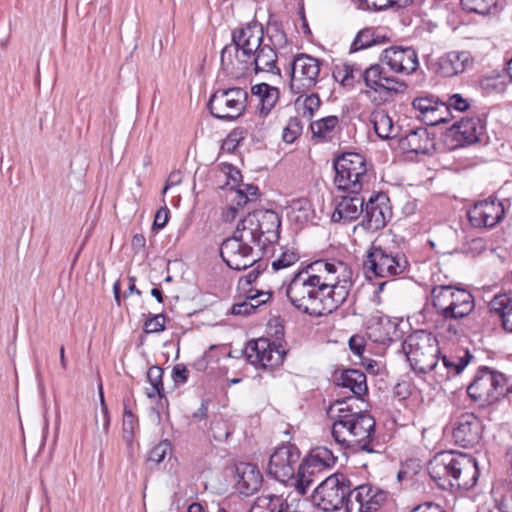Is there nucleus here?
Wrapping results in <instances>:
<instances>
[{"instance_id": "obj_13", "label": "nucleus", "mask_w": 512, "mask_h": 512, "mask_svg": "<svg viewBox=\"0 0 512 512\" xmlns=\"http://www.w3.org/2000/svg\"><path fill=\"white\" fill-rule=\"evenodd\" d=\"M247 92L240 87L215 91L207 103L211 115L222 120H234L246 108Z\"/></svg>"}, {"instance_id": "obj_35", "label": "nucleus", "mask_w": 512, "mask_h": 512, "mask_svg": "<svg viewBox=\"0 0 512 512\" xmlns=\"http://www.w3.org/2000/svg\"><path fill=\"white\" fill-rule=\"evenodd\" d=\"M314 464L310 463L307 459L304 463L299 465L297 477L294 481L295 488L299 495H304L307 492L308 487L314 482V475L316 471H319Z\"/></svg>"}, {"instance_id": "obj_38", "label": "nucleus", "mask_w": 512, "mask_h": 512, "mask_svg": "<svg viewBox=\"0 0 512 512\" xmlns=\"http://www.w3.org/2000/svg\"><path fill=\"white\" fill-rule=\"evenodd\" d=\"M387 40L385 36H376L372 29H363L355 37L350 51L356 52L361 49L371 47Z\"/></svg>"}, {"instance_id": "obj_41", "label": "nucleus", "mask_w": 512, "mask_h": 512, "mask_svg": "<svg viewBox=\"0 0 512 512\" xmlns=\"http://www.w3.org/2000/svg\"><path fill=\"white\" fill-rule=\"evenodd\" d=\"M307 460L321 470L322 468L332 466L336 461V457L329 449L318 447L309 455Z\"/></svg>"}, {"instance_id": "obj_6", "label": "nucleus", "mask_w": 512, "mask_h": 512, "mask_svg": "<svg viewBox=\"0 0 512 512\" xmlns=\"http://www.w3.org/2000/svg\"><path fill=\"white\" fill-rule=\"evenodd\" d=\"M408 262L404 254L376 240L366 252L363 270L368 278L394 277L402 274Z\"/></svg>"}, {"instance_id": "obj_46", "label": "nucleus", "mask_w": 512, "mask_h": 512, "mask_svg": "<svg viewBox=\"0 0 512 512\" xmlns=\"http://www.w3.org/2000/svg\"><path fill=\"white\" fill-rule=\"evenodd\" d=\"M448 113V106L440 102L436 107L432 108L431 112L426 114L421 120L430 126H435L446 121V115Z\"/></svg>"}, {"instance_id": "obj_48", "label": "nucleus", "mask_w": 512, "mask_h": 512, "mask_svg": "<svg viewBox=\"0 0 512 512\" xmlns=\"http://www.w3.org/2000/svg\"><path fill=\"white\" fill-rule=\"evenodd\" d=\"M302 133V125L298 118H290L283 129L282 138L286 143H293Z\"/></svg>"}, {"instance_id": "obj_15", "label": "nucleus", "mask_w": 512, "mask_h": 512, "mask_svg": "<svg viewBox=\"0 0 512 512\" xmlns=\"http://www.w3.org/2000/svg\"><path fill=\"white\" fill-rule=\"evenodd\" d=\"M263 37L264 32L261 25L249 24L234 31L232 43L226 45L223 49L234 48V52H231L230 56L232 62L250 59L249 57L263 45Z\"/></svg>"}, {"instance_id": "obj_63", "label": "nucleus", "mask_w": 512, "mask_h": 512, "mask_svg": "<svg viewBox=\"0 0 512 512\" xmlns=\"http://www.w3.org/2000/svg\"><path fill=\"white\" fill-rule=\"evenodd\" d=\"M411 512H446L439 504L426 502L418 505Z\"/></svg>"}, {"instance_id": "obj_42", "label": "nucleus", "mask_w": 512, "mask_h": 512, "mask_svg": "<svg viewBox=\"0 0 512 512\" xmlns=\"http://www.w3.org/2000/svg\"><path fill=\"white\" fill-rule=\"evenodd\" d=\"M299 260V255L294 248L281 247L280 254L272 262L274 271L288 268Z\"/></svg>"}, {"instance_id": "obj_59", "label": "nucleus", "mask_w": 512, "mask_h": 512, "mask_svg": "<svg viewBox=\"0 0 512 512\" xmlns=\"http://www.w3.org/2000/svg\"><path fill=\"white\" fill-rule=\"evenodd\" d=\"M349 348L357 356H361L365 350L364 339L354 335L349 339Z\"/></svg>"}, {"instance_id": "obj_8", "label": "nucleus", "mask_w": 512, "mask_h": 512, "mask_svg": "<svg viewBox=\"0 0 512 512\" xmlns=\"http://www.w3.org/2000/svg\"><path fill=\"white\" fill-rule=\"evenodd\" d=\"M431 295L437 314L445 321L462 319L474 309L473 296L465 289L441 285L434 287Z\"/></svg>"}, {"instance_id": "obj_47", "label": "nucleus", "mask_w": 512, "mask_h": 512, "mask_svg": "<svg viewBox=\"0 0 512 512\" xmlns=\"http://www.w3.org/2000/svg\"><path fill=\"white\" fill-rule=\"evenodd\" d=\"M438 103L440 102L433 96H423L415 98L412 101V106L419 112L418 117L422 119L426 114L431 112L432 108L436 107Z\"/></svg>"}, {"instance_id": "obj_29", "label": "nucleus", "mask_w": 512, "mask_h": 512, "mask_svg": "<svg viewBox=\"0 0 512 512\" xmlns=\"http://www.w3.org/2000/svg\"><path fill=\"white\" fill-rule=\"evenodd\" d=\"M251 92L254 96L258 97V112L264 117L271 112L279 100L278 88L268 85L267 83L252 86Z\"/></svg>"}, {"instance_id": "obj_54", "label": "nucleus", "mask_w": 512, "mask_h": 512, "mask_svg": "<svg viewBox=\"0 0 512 512\" xmlns=\"http://www.w3.org/2000/svg\"><path fill=\"white\" fill-rule=\"evenodd\" d=\"M367 9L383 10L397 4L401 0H359Z\"/></svg>"}, {"instance_id": "obj_57", "label": "nucleus", "mask_w": 512, "mask_h": 512, "mask_svg": "<svg viewBox=\"0 0 512 512\" xmlns=\"http://www.w3.org/2000/svg\"><path fill=\"white\" fill-rule=\"evenodd\" d=\"M452 321L453 320L445 321L442 318V322L443 323H442L441 328L444 329L445 331L440 332V333L443 334L447 338H452L454 336H457L459 334V332L462 331V329L459 326V324H454V323H452ZM438 328H440V326H438Z\"/></svg>"}, {"instance_id": "obj_10", "label": "nucleus", "mask_w": 512, "mask_h": 512, "mask_svg": "<svg viewBox=\"0 0 512 512\" xmlns=\"http://www.w3.org/2000/svg\"><path fill=\"white\" fill-rule=\"evenodd\" d=\"M467 393L473 401L479 402L482 406L490 405L512 393V385L508 386L504 374L482 367L468 386Z\"/></svg>"}, {"instance_id": "obj_49", "label": "nucleus", "mask_w": 512, "mask_h": 512, "mask_svg": "<svg viewBox=\"0 0 512 512\" xmlns=\"http://www.w3.org/2000/svg\"><path fill=\"white\" fill-rule=\"evenodd\" d=\"M355 73H362L358 68H355L354 65L344 64L342 67H338L334 73V77L336 79H340L343 85H352V82L355 78Z\"/></svg>"}, {"instance_id": "obj_31", "label": "nucleus", "mask_w": 512, "mask_h": 512, "mask_svg": "<svg viewBox=\"0 0 512 512\" xmlns=\"http://www.w3.org/2000/svg\"><path fill=\"white\" fill-rule=\"evenodd\" d=\"M489 309L501 320L504 330L512 333V296L495 295L489 303Z\"/></svg>"}, {"instance_id": "obj_21", "label": "nucleus", "mask_w": 512, "mask_h": 512, "mask_svg": "<svg viewBox=\"0 0 512 512\" xmlns=\"http://www.w3.org/2000/svg\"><path fill=\"white\" fill-rule=\"evenodd\" d=\"M382 61L395 73L409 75L419 66L417 53L413 48L390 47L384 50Z\"/></svg>"}, {"instance_id": "obj_52", "label": "nucleus", "mask_w": 512, "mask_h": 512, "mask_svg": "<svg viewBox=\"0 0 512 512\" xmlns=\"http://www.w3.org/2000/svg\"><path fill=\"white\" fill-rule=\"evenodd\" d=\"M171 452L170 443L167 441L160 442L149 452V461L159 464Z\"/></svg>"}, {"instance_id": "obj_30", "label": "nucleus", "mask_w": 512, "mask_h": 512, "mask_svg": "<svg viewBox=\"0 0 512 512\" xmlns=\"http://www.w3.org/2000/svg\"><path fill=\"white\" fill-rule=\"evenodd\" d=\"M489 309L501 320L504 330L512 333V296L495 295L489 303Z\"/></svg>"}, {"instance_id": "obj_34", "label": "nucleus", "mask_w": 512, "mask_h": 512, "mask_svg": "<svg viewBox=\"0 0 512 512\" xmlns=\"http://www.w3.org/2000/svg\"><path fill=\"white\" fill-rule=\"evenodd\" d=\"M386 74L385 69L379 64L371 65L363 73H360V77L363 78L365 86L368 88L365 94L369 98H372V93L379 91L380 84L385 80Z\"/></svg>"}, {"instance_id": "obj_36", "label": "nucleus", "mask_w": 512, "mask_h": 512, "mask_svg": "<svg viewBox=\"0 0 512 512\" xmlns=\"http://www.w3.org/2000/svg\"><path fill=\"white\" fill-rule=\"evenodd\" d=\"M289 209L291 219L296 222L305 223L313 217L311 203L306 198L293 199L289 205Z\"/></svg>"}, {"instance_id": "obj_26", "label": "nucleus", "mask_w": 512, "mask_h": 512, "mask_svg": "<svg viewBox=\"0 0 512 512\" xmlns=\"http://www.w3.org/2000/svg\"><path fill=\"white\" fill-rule=\"evenodd\" d=\"M454 136L462 144H473L479 141L484 126L478 117L462 118L453 125Z\"/></svg>"}, {"instance_id": "obj_56", "label": "nucleus", "mask_w": 512, "mask_h": 512, "mask_svg": "<svg viewBox=\"0 0 512 512\" xmlns=\"http://www.w3.org/2000/svg\"><path fill=\"white\" fill-rule=\"evenodd\" d=\"M189 370L183 364H177L173 367L172 377L176 384H183L188 379Z\"/></svg>"}, {"instance_id": "obj_51", "label": "nucleus", "mask_w": 512, "mask_h": 512, "mask_svg": "<svg viewBox=\"0 0 512 512\" xmlns=\"http://www.w3.org/2000/svg\"><path fill=\"white\" fill-rule=\"evenodd\" d=\"M321 100L319 96L315 93H312L305 97L303 100V116L310 119L313 117L315 111H317L320 107Z\"/></svg>"}, {"instance_id": "obj_32", "label": "nucleus", "mask_w": 512, "mask_h": 512, "mask_svg": "<svg viewBox=\"0 0 512 512\" xmlns=\"http://www.w3.org/2000/svg\"><path fill=\"white\" fill-rule=\"evenodd\" d=\"M271 297V293L264 291H253L250 289L244 301L235 303L232 306L231 313L233 315L247 316L256 311V309L265 304Z\"/></svg>"}, {"instance_id": "obj_11", "label": "nucleus", "mask_w": 512, "mask_h": 512, "mask_svg": "<svg viewBox=\"0 0 512 512\" xmlns=\"http://www.w3.org/2000/svg\"><path fill=\"white\" fill-rule=\"evenodd\" d=\"M335 184L339 190L360 192L367 178L366 161L358 153H345L334 162Z\"/></svg>"}, {"instance_id": "obj_23", "label": "nucleus", "mask_w": 512, "mask_h": 512, "mask_svg": "<svg viewBox=\"0 0 512 512\" xmlns=\"http://www.w3.org/2000/svg\"><path fill=\"white\" fill-rule=\"evenodd\" d=\"M246 355L248 361L255 366L269 367L278 365L282 361L279 351L273 350L270 343L262 338L249 342Z\"/></svg>"}, {"instance_id": "obj_28", "label": "nucleus", "mask_w": 512, "mask_h": 512, "mask_svg": "<svg viewBox=\"0 0 512 512\" xmlns=\"http://www.w3.org/2000/svg\"><path fill=\"white\" fill-rule=\"evenodd\" d=\"M335 382L338 386L348 388L356 398L351 400H358V398L367 392L366 375L357 369H347L335 377Z\"/></svg>"}, {"instance_id": "obj_62", "label": "nucleus", "mask_w": 512, "mask_h": 512, "mask_svg": "<svg viewBox=\"0 0 512 512\" xmlns=\"http://www.w3.org/2000/svg\"><path fill=\"white\" fill-rule=\"evenodd\" d=\"M136 422V418L133 415V413L126 409L124 410V416H123V429L125 432L133 433L134 425Z\"/></svg>"}, {"instance_id": "obj_37", "label": "nucleus", "mask_w": 512, "mask_h": 512, "mask_svg": "<svg viewBox=\"0 0 512 512\" xmlns=\"http://www.w3.org/2000/svg\"><path fill=\"white\" fill-rule=\"evenodd\" d=\"M298 505L288 503L281 496L271 495L266 507L256 505L249 512H297Z\"/></svg>"}, {"instance_id": "obj_60", "label": "nucleus", "mask_w": 512, "mask_h": 512, "mask_svg": "<svg viewBox=\"0 0 512 512\" xmlns=\"http://www.w3.org/2000/svg\"><path fill=\"white\" fill-rule=\"evenodd\" d=\"M239 214V209L235 205L231 204L222 211V221L225 223H231L236 219Z\"/></svg>"}, {"instance_id": "obj_19", "label": "nucleus", "mask_w": 512, "mask_h": 512, "mask_svg": "<svg viewBox=\"0 0 512 512\" xmlns=\"http://www.w3.org/2000/svg\"><path fill=\"white\" fill-rule=\"evenodd\" d=\"M482 434V422L474 413L465 412L455 419L452 436L456 444L473 447L480 442Z\"/></svg>"}, {"instance_id": "obj_16", "label": "nucleus", "mask_w": 512, "mask_h": 512, "mask_svg": "<svg viewBox=\"0 0 512 512\" xmlns=\"http://www.w3.org/2000/svg\"><path fill=\"white\" fill-rule=\"evenodd\" d=\"M386 500V493L369 484L360 485L347 494L345 512H373Z\"/></svg>"}, {"instance_id": "obj_61", "label": "nucleus", "mask_w": 512, "mask_h": 512, "mask_svg": "<svg viewBox=\"0 0 512 512\" xmlns=\"http://www.w3.org/2000/svg\"><path fill=\"white\" fill-rule=\"evenodd\" d=\"M254 200L250 198L248 195L242 193V191L235 190V196L232 199V204L238 207V209H242L245 205L253 202Z\"/></svg>"}, {"instance_id": "obj_45", "label": "nucleus", "mask_w": 512, "mask_h": 512, "mask_svg": "<svg viewBox=\"0 0 512 512\" xmlns=\"http://www.w3.org/2000/svg\"><path fill=\"white\" fill-rule=\"evenodd\" d=\"M338 124L336 116H328L311 123V130L314 136L325 137Z\"/></svg>"}, {"instance_id": "obj_25", "label": "nucleus", "mask_w": 512, "mask_h": 512, "mask_svg": "<svg viewBox=\"0 0 512 512\" xmlns=\"http://www.w3.org/2000/svg\"><path fill=\"white\" fill-rule=\"evenodd\" d=\"M236 475V487L245 496L253 495L262 486V474L258 467L252 463L238 464L236 466Z\"/></svg>"}, {"instance_id": "obj_33", "label": "nucleus", "mask_w": 512, "mask_h": 512, "mask_svg": "<svg viewBox=\"0 0 512 512\" xmlns=\"http://www.w3.org/2000/svg\"><path fill=\"white\" fill-rule=\"evenodd\" d=\"M370 122L377 136L381 139H392L398 136V128L385 110L377 109L371 113Z\"/></svg>"}, {"instance_id": "obj_14", "label": "nucleus", "mask_w": 512, "mask_h": 512, "mask_svg": "<svg viewBox=\"0 0 512 512\" xmlns=\"http://www.w3.org/2000/svg\"><path fill=\"white\" fill-rule=\"evenodd\" d=\"M320 73L318 59L307 54L297 55L290 64V89L294 94H303L317 83Z\"/></svg>"}, {"instance_id": "obj_55", "label": "nucleus", "mask_w": 512, "mask_h": 512, "mask_svg": "<svg viewBox=\"0 0 512 512\" xmlns=\"http://www.w3.org/2000/svg\"><path fill=\"white\" fill-rule=\"evenodd\" d=\"M446 105L448 106V109L451 107L461 112L467 110L469 107L467 99L463 98L460 94L450 96L448 104Z\"/></svg>"}, {"instance_id": "obj_20", "label": "nucleus", "mask_w": 512, "mask_h": 512, "mask_svg": "<svg viewBox=\"0 0 512 512\" xmlns=\"http://www.w3.org/2000/svg\"><path fill=\"white\" fill-rule=\"evenodd\" d=\"M363 211L362 226L371 231L384 228L392 216L389 199L383 194L371 197Z\"/></svg>"}, {"instance_id": "obj_17", "label": "nucleus", "mask_w": 512, "mask_h": 512, "mask_svg": "<svg viewBox=\"0 0 512 512\" xmlns=\"http://www.w3.org/2000/svg\"><path fill=\"white\" fill-rule=\"evenodd\" d=\"M467 215L473 227L492 229L503 220L505 208L500 200L488 197L474 203Z\"/></svg>"}, {"instance_id": "obj_24", "label": "nucleus", "mask_w": 512, "mask_h": 512, "mask_svg": "<svg viewBox=\"0 0 512 512\" xmlns=\"http://www.w3.org/2000/svg\"><path fill=\"white\" fill-rule=\"evenodd\" d=\"M360 192L350 193V195L341 196L336 203L331 219L333 222H352L357 220L363 213L364 198Z\"/></svg>"}, {"instance_id": "obj_2", "label": "nucleus", "mask_w": 512, "mask_h": 512, "mask_svg": "<svg viewBox=\"0 0 512 512\" xmlns=\"http://www.w3.org/2000/svg\"><path fill=\"white\" fill-rule=\"evenodd\" d=\"M347 400H336L327 414L333 421L331 434L335 442L344 449L373 452L370 443L375 432L374 418L359 410L354 411Z\"/></svg>"}, {"instance_id": "obj_9", "label": "nucleus", "mask_w": 512, "mask_h": 512, "mask_svg": "<svg viewBox=\"0 0 512 512\" xmlns=\"http://www.w3.org/2000/svg\"><path fill=\"white\" fill-rule=\"evenodd\" d=\"M234 48L222 49L221 65L222 68L233 77H241L250 69L255 73L268 72L280 75V69L276 66L277 54L269 44H263L255 53L246 60L231 61L230 56Z\"/></svg>"}, {"instance_id": "obj_50", "label": "nucleus", "mask_w": 512, "mask_h": 512, "mask_svg": "<svg viewBox=\"0 0 512 512\" xmlns=\"http://www.w3.org/2000/svg\"><path fill=\"white\" fill-rule=\"evenodd\" d=\"M166 318L163 314H157L149 317L144 323L146 333H158L165 329Z\"/></svg>"}, {"instance_id": "obj_40", "label": "nucleus", "mask_w": 512, "mask_h": 512, "mask_svg": "<svg viewBox=\"0 0 512 512\" xmlns=\"http://www.w3.org/2000/svg\"><path fill=\"white\" fill-rule=\"evenodd\" d=\"M384 79L377 92L382 100H387L393 93L404 92L406 89L404 81L399 80L397 77L390 76L387 73Z\"/></svg>"}, {"instance_id": "obj_58", "label": "nucleus", "mask_w": 512, "mask_h": 512, "mask_svg": "<svg viewBox=\"0 0 512 512\" xmlns=\"http://www.w3.org/2000/svg\"><path fill=\"white\" fill-rule=\"evenodd\" d=\"M169 209L167 207L160 208L154 218L153 227L156 229H162L167 224L169 218Z\"/></svg>"}, {"instance_id": "obj_12", "label": "nucleus", "mask_w": 512, "mask_h": 512, "mask_svg": "<svg viewBox=\"0 0 512 512\" xmlns=\"http://www.w3.org/2000/svg\"><path fill=\"white\" fill-rule=\"evenodd\" d=\"M349 479L335 473L324 479L313 491L312 502L325 512L337 511L344 504V500L350 492Z\"/></svg>"}, {"instance_id": "obj_22", "label": "nucleus", "mask_w": 512, "mask_h": 512, "mask_svg": "<svg viewBox=\"0 0 512 512\" xmlns=\"http://www.w3.org/2000/svg\"><path fill=\"white\" fill-rule=\"evenodd\" d=\"M474 63L469 51H450L439 57L437 72L444 77H453L465 72Z\"/></svg>"}, {"instance_id": "obj_3", "label": "nucleus", "mask_w": 512, "mask_h": 512, "mask_svg": "<svg viewBox=\"0 0 512 512\" xmlns=\"http://www.w3.org/2000/svg\"><path fill=\"white\" fill-rule=\"evenodd\" d=\"M428 473L443 490H469L479 478L476 460L465 453L442 451L428 463Z\"/></svg>"}, {"instance_id": "obj_18", "label": "nucleus", "mask_w": 512, "mask_h": 512, "mask_svg": "<svg viewBox=\"0 0 512 512\" xmlns=\"http://www.w3.org/2000/svg\"><path fill=\"white\" fill-rule=\"evenodd\" d=\"M299 458L300 454L295 446L283 445L278 447L270 456L267 468L268 475L283 483L293 480Z\"/></svg>"}, {"instance_id": "obj_1", "label": "nucleus", "mask_w": 512, "mask_h": 512, "mask_svg": "<svg viewBox=\"0 0 512 512\" xmlns=\"http://www.w3.org/2000/svg\"><path fill=\"white\" fill-rule=\"evenodd\" d=\"M353 272L344 262L319 260L294 274L286 296L299 311L323 316L345 302L352 287Z\"/></svg>"}, {"instance_id": "obj_5", "label": "nucleus", "mask_w": 512, "mask_h": 512, "mask_svg": "<svg viewBox=\"0 0 512 512\" xmlns=\"http://www.w3.org/2000/svg\"><path fill=\"white\" fill-rule=\"evenodd\" d=\"M237 224L244 231L245 238H250L256 247L264 252L279 239L281 221L278 214L272 210H254L241 218Z\"/></svg>"}, {"instance_id": "obj_27", "label": "nucleus", "mask_w": 512, "mask_h": 512, "mask_svg": "<svg viewBox=\"0 0 512 512\" xmlns=\"http://www.w3.org/2000/svg\"><path fill=\"white\" fill-rule=\"evenodd\" d=\"M400 145L403 149L415 154H427L433 147V139L429 137L426 128H416L410 130L400 139Z\"/></svg>"}, {"instance_id": "obj_4", "label": "nucleus", "mask_w": 512, "mask_h": 512, "mask_svg": "<svg viewBox=\"0 0 512 512\" xmlns=\"http://www.w3.org/2000/svg\"><path fill=\"white\" fill-rule=\"evenodd\" d=\"M402 350L414 372L419 374L434 372L438 380H444L447 377L438 371L440 350L436 338L430 333L420 330L410 334L403 342Z\"/></svg>"}, {"instance_id": "obj_7", "label": "nucleus", "mask_w": 512, "mask_h": 512, "mask_svg": "<svg viewBox=\"0 0 512 512\" xmlns=\"http://www.w3.org/2000/svg\"><path fill=\"white\" fill-rule=\"evenodd\" d=\"M244 231L236 225L231 237L225 239L220 247V255L226 265L234 270H245L254 266L264 255L250 238H245Z\"/></svg>"}, {"instance_id": "obj_44", "label": "nucleus", "mask_w": 512, "mask_h": 512, "mask_svg": "<svg viewBox=\"0 0 512 512\" xmlns=\"http://www.w3.org/2000/svg\"><path fill=\"white\" fill-rule=\"evenodd\" d=\"M99 395H100V403L101 410L100 414H96L95 416V426L96 431L99 433L107 434L110 426V416L108 412V408L104 401L102 385L99 386Z\"/></svg>"}, {"instance_id": "obj_53", "label": "nucleus", "mask_w": 512, "mask_h": 512, "mask_svg": "<svg viewBox=\"0 0 512 512\" xmlns=\"http://www.w3.org/2000/svg\"><path fill=\"white\" fill-rule=\"evenodd\" d=\"M163 370L159 366H152L148 369L147 379L151 386L164 390L162 382Z\"/></svg>"}, {"instance_id": "obj_64", "label": "nucleus", "mask_w": 512, "mask_h": 512, "mask_svg": "<svg viewBox=\"0 0 512 512\" xmlns=\"http://www.w3.org/2000/svg\"><path fill=\"white\" fill-rule=\"evenodd\" d=\"M236 190L242 191L245 195H248L253 200L257 199L258 187L252 184H242Z\"/></svg>"}, {"instance_id": "obj_43", "label": "nucleus", "mask_w": 512, "mask_h": 512, "mask_svg": "<svg viewBox=\"0 0 512 512\" xmlns=\"http://www.w3.org/2000/svg\"><path fill=\"white\" fill-rule=\"evenodd\" d=\"M464 10L481 15H485L496 7V0H461Z\"/></svg>"}, {"instance_id": "obj_39", "label": "nucleus", "mask_w": 512, "mask_h": 512, "mask_svg": "<svg viewBox=\"0 0 512 512\" xmlns=\"http://www.w3.org/2000/svg\"><path fill=\"white\" fill-rule=\"evenodd\" d=\"M471 357L472 356L469 354V352H466L465 357L458 358L457 360H453L444 356L442 357V364L438 363V371H441L447 375L445 379L450 377V372H452L454 375H458L467 366Z\"/></svg>"}]
</instances>
